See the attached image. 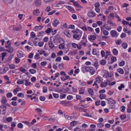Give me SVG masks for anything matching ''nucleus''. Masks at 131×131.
Returning a JSON list of instances; mask_svg holds the SVG:
<instances>
[{"label": "nucleus", "instance_id": "1", "mask_svg": "<svg viewBox=\"0 0 131 131\" xmlns=\"http://www.w3.org/2000/svg\"><path fill=\"white\" fill-rule=\"evenodd\" d=\"M53 43H54L56 45L57 44L58 42L60 43L61 41L63 40V39L61 38L60 36L57 34L55 36H53Z\"/></svg>", "mask_w": 131, "mask_h": 131}, {"label": "nucleus", "instance_id": "2", "mask_svg": "<svg viewBox=\"0 0 131 131\" xmlns=\"http://www.w3.org/2000/svg\"><path fill=\"white\" fill-rule=\"evenodd\" d=\"M7 107L6 106L2 105L0 106V113L2 115L5 114L6 113Z\"/></svg>", "mask_w": 131, "mask_h": 131}, {"label": "nucleus", "instance_id": "3", "mask_svg": "<svg viewBox=\"0 0 131 131\" xmlns=\"http://www.w3.org/2000/svg\"><path fill=\"white\" fill-rule=\"evenodd\" d=\"M82 34V32H80L73 36V38L76 40H79L81 37Z\"/></svg>", "mask_w": 131, "mask_h": 131}, {"label": "nucleus", "instance_id": "4", "mask_svg": "<svg viewBox=\"0 0 131 131\" xmlns=\"http://www.w3.org/2000/svg\"><path fill=\"white\" fill-rule=\"evenodd\" d=\"M110 33L111 36L113 37L117 38L119 35V34L114 30L111 31Z\"/></svg>", "mask_w": 131, "mask_h": 131}, {"label": "nucleus", "instance_id": "5", "mask_svg": "<svg viewBox=\"0 0 131 131\" xmlns=\"http://www.w3.org/2000/svg\"><path fill=\"white\" fill-rule=\"evenodd\" d=\"M106 99L108 101V104L111 103L113 104H114L116 103V102L113 100L112 97L108 99Z\"/></svg>", "mask_w": 131, "mask_h": 131}, {"label": "nucleus", "instance_id": "6", "mask_svg": "<svg viewBox=\"0 0 131 131\" xmlns=\"http://www.w3.org/2000/svg\"><path fill=\"white\" fill-rule=\"evenodd\" d=\"M88 16L90 17H93L95 16V13L93 12L92 10L90 11L88 13Z\"/></svg>", "mask_w": 131, "mask_h": 131}, {"label": "nucleus", "instance_id": "7", "mask_svg": "<svg viewBox=\"0 0 131 131\" xmlns=\"http://www.w3.org/2000/svg\"><path fill=\"white\" fill-rule=\"evenodd\" d=\"M17 55L18 58H21V57H23V54L22 52L20 51H18L17 53Z\"/></svg>", "mask_w": 131, "mask_h": 131}, {"label": "nucleus", "instance_id": "8", "mask_svg": "<svg viewBox=\"0 0 131 131\" xmlns=\"http://www.w3.org/2000/svg\"><path fill=\"white\" fill-rule=\"evenodd\" d=\"M60 22L59 20L57 19H54L53 23V25L54 27H56L57 25L59 24Z\"/></svg>", "mask_w": 131, "mask_h": 131}, {"label": "nucleus", "instance_id": "9", "mask_svg": "<svg viewBox=\"0 0 131 131\" xmlns=\"http://www.w3.org/2000/svg\"><path fill=\"white\" fill-rule=\"evenodd\" d=\"M92 53L94 55L98 56L99 54V52L98 50H96V49H93Z\"/></svg>", "mask_w": 131, "mask_h": 131}, {"label": "nucleus", "instance_id": "10", "mask_svg": "<svg viewBox=\"0 0 131 131\" xmlns=\"http://www.w3.org/2000/svg\"><path fill=\"white\" fill-rule=\"evenodd\" d=\"M43 28V26L39 25V26H35V27L34 28L35 31H38L42 29Z\"/></svg>", "mask_w": 131, "mask_h": 131}, {"label": "nucleus", "instance_id": "11", "mask_svg": "<svg viewBox=\"0 0 131 131\" xmlns=\"http://www.w3.org/2000/svg\"><path fill=\"white\" fill-rule=\"evenodd\" d=\"M41 0H35V3L37 6H39L41 4Z\"/></svg>", "mask_w": 131, "mask_h": 131}, {"label": "nucleus", "instance_id": "12", "mask_svg": "<svg viewBox=\"0 0 131 131\" xmlns=\"http://www.w3.org/2000/svg\"><path fill=\"white\" fill-rule=\"evenodd\" d=\"M50 41L49 42L48 44L49 47L51 48H52L54 47V45L52 41H51V39H50Z\"/></svg>", "mask_w": 131, "mask_h": 131}, {"label": "nucleus", "instance_id": "13", "mask_svg": "<svg viewBox=\"0 0 131 131\" xmlns=\"http://www.w3.org/2000/svg\"><path fill=\"white\" fill-rule=\"evenodd\" d=\"M9 48L6 50V51L10 53H12L13 51V49L12 47L10 46L9 47Z\"/></svg>", "mask_w": 131, "mask_h": 131}, {"label": "nucleus", "instance_id": "14", "mask_svg": "<svg viewBox=\"0 0 131 131\" xmlns=\"http://www.w3.org/2000/svg\"><path fill=\"white\" fill-rule=\"evenodd\" d=\"M101 31H103V34L105 36H107L109 34V33L108 31L105 30L104 29H102V28H101Z\"/></svg>", "mask_w": 131, "mask_h": 131}, {"label": "nucleus", "instance_id": "15", "mask_svg": "<svg viewBox=\"0 0 131 131\" xmlns=\"http://www.w3.org/2000/svg\"><path fill=\"white\" fill-rule=\"evenodd\" d=\"M93 67H85V70L86 72H88L90 71L91 69H93Z\"/></svg>", "mask_w": 131, "mask_h": 131}, {"label": "nucleus", "instance_id": "16", "mask_svg": "<svg viewBox=\"0 0 131 131\" xmlns=\"http://www.w3.org/2000/svg\"><path fill=\"white\" fill-rule=\"evenodd\" d=\"M117 71L119 73L121 74H123L124 73V71L121 68H120L117 69Z\"/></svg>", "mask_w": 131, "mask_h": 131}, {"label": "nucleus", "instance_id": "17", "mask_svg": "<svg viewBox=\"0 0 131 131\" xmlns=\"http://www.w3.org/2000/svg\"><path fill=\"white\" fill-rule=\"evenodd\" d=\"M88 92L89 94L90 95H91L92 96L94 95V92L92 89L91 88L89 89Z\"/></svg>", "mask_w": 131, "mask_h": 131}, {"label": "nucleus", "instance_id": "18", "mask_svg": "<svg viewBox=\"0 0 131 131\" xmlns=\"http://www.w3.org/2000/svg\"><path fill=\"white\" fill-rule=\"evenodd\" d=\"M39 13V11L38 9L35 10L34 11L33 14L34 15L37 16Z\"/></svg>", "mask_w": 131, "mask_h": 131}, {"label": "nucleus", "instance_id": "19", "mask_svg": "<svg viewBox=\"0 0 131 131\" xmlns=\"http://www.w3.org/2000/svg\"><path fill=\"white\" fill-rule=\"evenodd\" d=\"M100 63L101 65H104L106 63V61L105 60L102 59L100 62Z\"/></svg>", "mask_w": 131, "mask_h": 131}, {"label": "nucleus", "instance_id": "20", "mask_svg": "<svg viewBox=\"0 0 131 131\" xmlns=\"http://www.w3.org/2000/svg\"><path fill=\"white\" fill-rule=\"evenodd\" d=\"M24 81H25V79H24L23 80H22L20 79H19L17 80V84H22L24 83Z\"/></svg>", "mask_w": 131, "mask_h": 131}, {"label": "nucleus", "instance_id": "21", "mask_svg": "<svg viewBox=\"0 0 131 131\" xmlns=\"http://www.w3.org/2000/svg\"><path fill=\"white\" fill-rule=\"evenodd\" d=\"M8 67L4 68L3 69V71L2 72H0V73L2 74L5 73L8 70Z\"/></svg>", "mask_w": 131, "mask_h": 131}, {"label": "nucleus", "instance_id": "22", "mask_svg": "<svg viewBox=\"0 0 131 131\" xmlns=\"http://www.w3.org/2000/svg\"><path fill=\"white\" fill-rule=\"evenodd\" d=\"M1 101L2 103L3 104V105L5 103L7 102L6 99V97H3Z\"/></svg>", "mask_w": 131, "mask_h": 131}, {"label": "nucleus", "instance_id": "23", "mask_svg": "<svg viewBox=\"0 0 131 131\" xmlns=\"http://www.w3.org/2000/svg\"><path fill=\"white\" fill-rule=\"evenodd\" d=\"M64 34L66 36L69 38L71 37V34L68 32L65 31L64 32Z\"/></svg>", "mask_w": 131, "mask_h": 131}, {"label": "nucleus", "instance_id": "24", "mask_svg": "<svg viewBox=\"0 0 131 131\" xmlns=\"http://www.w3.org/2000/svg\"><path fill=\"white\" fill-rule=\"evenodd\" d=\"M29 80L28 79L26 80L25 79V81L26 82L25 84V85L26 86H28V85H30L31 82H29Z\"/></svg>", "mask_w": 131, "mask_h": 131}, {"label": "nucleus", "instance_id": "25", "mask_svg": "<svg viewBox=\"0 0 131 131\" xmlns=\"http://www.w3.org/2000/svg\"><path fill=\"white\" fill-rule=\"evenodd\" d=\"M129 74V72L128 71L126 72H125L124 77H123L124 79H127L128 78V75Z\"/></svg>", "mask_w": 131, "mask_h": 131}, {"label": "nucleus", "instance_id": "26", "mask_svg": "<svg viewBox=\"0 0 131 131\" xmlns=\"http://www.w3.org/2000/svg\"><path fill=\"white\" fill-rule=\"evenodd\" d=\"M4 2L6 3L10 4L14 0H3Z\"/></svg>", "mask_w": 131, "mask_h": 131}, {"label": "nucleus", "instance_id": "27", "mask_svg": "<svg viewBox=\"0 0 131 131\" xmlns=\"http://www.w3.org/2000/svg\"><path fill=\"white\" fill-rule=\"evenodd\" d=\"M113 52L115 55H117L118 54V51L115 48L113 49Z\"/></svg>", "mask_w": 131, "mask_h": 131}, {"label": "nucleus", "instance_id": "28", "mask_svg": "<svg viewBox=\"0 0 131 131\" xmlns=\"http://www.w3.org/2000/svg\"><path fill=\"white\" fill-rule=\"evenodd\" d=\"M73 4L74 6L80 8L81 6L76 2H74Z\"/></svg>", "mask_w": 131, "mask_h": 131}, {"label": "nucleus", "instance_id": "29", "mask_svg": "<svg viewBox=\"0 0 131 131\" xmlns=\"http://www.w3.org/2000/svg\"><path fill=\"white\" fill-rule=\"evenodd\" d=\"M54 0H44L45 3L48 4L51 3L53 2Z\"/></svg>", "mask_w": 131, "mask_h": 131}, {"label": "nucleus", "instance_id": "30", "mask_svg": "<svg viewBox=\"0 0 131 131\" xmlns=\"http://www.w3.org/2000/svg\"><path fill=\"white\" fill-rule=\"evenodd\" d=\"M126 117V115L125 114L121 115L120 116V118L121 119L124 120Z\"/></svg>", "mask_w": 131, "mask_h": 131}, {"label": "nucleus", "instance_id": "31", "mask_svg": "<svg viewBox=\"0 0 131 131\" xmlns=\"http://www.w3.org/2000/svg\"><path fill=\"white\" fill-rule=\"evenodd\" d=\"M122 47L124 49H126L127 47V43L124 42L122 45Z\"/></svg>", "mask_w": 131, "mask_h": 131}, {"label": "nucleus", "instance_id": "32", "mask_svg": "<svg viewBox=\"0 0 131 131\" xmlns=\"http://www.w3.org/2000/svg\"><path fill=\"white\" fill-rule=\"evenodd\" d=\"M125 64V62L124 61L122 60V62H120L119 63V65L120 66H123Z\"/></svg>", "mask_w": 131, "mask_h": 131}, {"label": "nucleus", "instance_id": "33", "mask_svg": "<svg viewBox=\"0 0 131 131\" xmlns=\"http://www.w3.org/2000/svg\"><path fill=\"white\" fill-rule=\"evenodd\" d=\"M29 71L32 74H34L36 72V70L34 69H30L29 70Z\"/></svg>", "mask_w": 131, "mask_h": 131}, {"label": "nucleus", "instance_id": "34", "mask_svg": "<svg viewBox=\"0 0 131 131\" xmlns=\"http://www.w3.org/2000/svg\"><path fill=\"white\" fill-rule=\"evenodd\" d=\"M78 122L77 121H73L70 123V125L71 126H74Z\"/></svg>", "mask_w": 131, "mask_h": 131}, {"label": "nucleus", "instance_id": "35", "mask_svg": "<svg viewBox=\"0 0 131 131\" xmlns=\"http://www.w3.org/2000/svg\"><path fill=\"white\" fill-rule=\"evenodd\" d=\"M17 96L19 97H24V95L23 93L21 92L18 94Z\"/></svg>", "mask_w": 131, "mask_h": 131}, {"label": "nucleus", "instance_id": "36", "mask_svg": "<svg viewBox=\"0 0 131 131\" xmlns=\"http://www.w3.org/2000/svg\"><path fill=\"white\" fill-rule=\"evenodd\" d=\"M122 23L125 25H129V22H128L125 20H123L122 21Z\"/></svg>", "mask_w": 131, "mask_h": 131}, {"label": "nucleus", "instance_id": "37", "mask_svg": "<svg viewBox=\"0 0 131 131\" xmlns=\"http://www.w3.org/2000/svg\"><path fill=\"white\" fill-rule=\"evenodd\" d=\"M105 95L103 94H101L100 95L99 97L101 99H104L105 97Z\"/></svg>", "mask_w": 131, "mask_h": 131}, {"label": "nucleus", "instance_id": "38", "mask_svg": "<svg viewBox=\"0 0 131 131\" xmlns=\"http://www.w3.org/2000/svg\"><path fill=\"white\" fill-rule=\"evenodd\" d=\"M96 38V37L95 36L93 35H91L90 36L89 39L90 40H94Z\"/></svg>", "mask_w": 131, "mask_h": 131}, {"label": "nucleus", "instance_id": "39", "mask_svg": "<svg viewBox=\"0 0 131 131\" xmlns=\"http://www.w3.org/2000/svg\"><path fill=\"white\" fill-rule=\"evenodd\" d=\"M120 109L121 111L122 112H124L125 110V107L124 106H123L121 107Z\"/></svg>", "mask_w": 131, "mask_h": 131}, {"label": "nucleus", "instance_id": "40", "mask_svg": "<svg viewBox=\"0 0 131 131\" xmlns=\"http://www.w3.org/2000/svg\"><path fill=\"white\" fill-rule=\"evenodd\" d=\"M47 64V62L46 61H43L40 63L41 65L43 66H45Z\"/></svg>", "mask_w": 131, "mask_h": 131}, {"label": "nucleus", "instance_id": "41", "mask_svg": "<svg viewBox=\"0 0 131 131\" xmlns=\"http://www.w3.org/2000/svg\"><path fill=\"white\" fill-rule=\"evenodd\" d=\"M51 29L50 28H49L46 30V32L47 34H49L51 32Z\"/></svg>", "mask_w": 131, "mask_h": 131}, {"label": "nucleus", "instance_id": "42", "mask_svg": "<svg viewBox=\"0 0 131 131\" xmlns=\"http://www.w3.org/2000/svg\"><path fill=\"white\" fill-rule=\"evenodd\" d=\"M94 6L95 8H99L100 6V4L99 2H97L95 3Z\"/></svg>", "mask_w": 131, "mask_h": 131}, {"label": "nucleus", "instance_id": "43", "mask_svg": "<svg viewBox=\"0 0 131 131\" xmlns=\"http://www.w3.org/2000/svg\"><path fill=\"white\" fill-rule=\"evenodd\" d=\"M63 44H60L59 46V48L60 49H63L64 48V45H63Z\"/></svg>", "mask_w": 131, "mask_h": 131}, {"label": "nucleus", "instance_id": "44", "mask_svg": "<svg viewBox=\"0 0 131 131\" xmlns=\"http://www.w3.org/2000/svg\"><path fill=\"white\" fill-rule=\"evenodd\" d=\"M111 60L112 62H114L117 60V59L116 57H113L111 58Z\"/></svg>", "mask_w": 131, "mask_h": 131}, {"label": "nucleus", "instance_id": "45", "mask_svg": "<svg viewBox=\"0 0 131 131\" xmlns=\"http://www.w3.org/2000/svg\"><path fill=\"white\" fill-rule=\"evenodd\" d=\"M43 92L44 93H46L47 92V87L46 86L43 87Z\"/></svg>", "mask_w": 131, "mask_h": 131}, {"label": "nucleus", "instance_id": "46", "mask_svg": "<svg viewBox=\"0 0 131 131\" xmlns=\"http://www.w3.org/2000/svg\"><path fill=\"white\" fill-rule=\"evenodd\" d=\"M15 62L16 63H18L20 61V59L17 57L15 58Z\"/></svg>", "mask_w": 131, "mask_h": 131}, {"label": "nucleus", "instance_id": "47", "mask_svg": "<svg viewBox=\"0 0 131 131\" xmlns=\"http://www.w3.org/2000/svg\"><path fill=\"white\" fill-rule=\"evenodd\" d=\"M51 9V7L50 6H48L47 7L45 10V11L47 12H49L50 10Z\"/></svg>", "mask_w": 131, "mask_h": 131}, {"label": "nucleus", "instance_id": "48", "mask_svg": "<svg viewBox=\"0 0 131 131\" xmlns=\"http://www.w3.org/2000/svg\"><path fill=\"white\" fill-rule=\"evenodd\" d=\"M6 96L8 97H10L12 96V94L11 93H8L6 94Z\"/></svg>", "mask_w": 131, "mask_h": 131}, {"label": "nucleus", "instance_id": "49", "mask_svg": "<svg viewBox=\"0 0 131 131\" xmlns=\"http://www.w3.org/2000/svg\"><path fill=\"white\" fill-rule=\"evenodd\" d=\"M91 70H91L90 71H89V72H90L91 75H93L94 73L95 72V71L93 69H93H91Z\"/></svg>", "mask_w": 131, "mask_h": 131}, {"label": "nucleus", "instance_id": "50", "mask_svg": "<svg viewBox=\"0 0 131 131\" xmlns=\"http://www.w3.org/2000/svg\"><path fill=\"white\" fill-rule=\"evenodd\" d=\"M100 86L101 87H106V84L105 83V82H102Z\"/></svg>", "mask_w": 131, "mask_h": 131}, {"label": "nucleus", "instance_id": "51", "mask_svg": "<svg viewBox=\"0 0 131 131\" xmlns=\"http://www.w3.org/2000/svg\"><path fill=\"white\" fill-rule=\"evenodd\" d=\"M106 73L108 77H111L112 76L113 74L112 73L111 74V73H109L108 72H106Z\"/></svg>", "mask_w": 131, "mask_h": 131}, {"label": "nucleus", "instance_id": "52", "mask_svg": "<svg viewBox=\"0 0 131 131\" xmlns=\"http://www.w3.org/2000/svg\"><path fill=\"white\" fill-rule=\"evenodd\" d=\"M19 70L20 71L23 73H24L26 71V70L22 68H20L19 69Z\"/></svg>", "mask_w": 131, "mask_h": 131}, {"label": "nucleus", "instance_id": "53", "mask_svg": "<svg viewBox=\"0 0 131 131\" xmlns=\"http://www.w3.org/2000/svg\"><path fill=\"white\" fill-rule=\"evenodd\" d=\"M45 98L43 96H41L40 97V99L41 101H44L45 100Z\"/></svg>", "mask_w": 131, "mask_h": 131}, {"label": "nucleus", "instance_id": "54", "mask_svg": "<svg viewBox=\"0 0 131 131\" xmlns=\"http://www.w3.org/2000/svg\"><path fill=\"white\" fill-rule=\"evenodd\" d=\"M17 126L18 128H21L23 127V125L21 123H19L17 125Z\"/></svg>", "mask_w": 131, "mask_h": 131}, {"label": "nucleus", "instance_id": "55", "mask_svg": "<svg viewBox=\"0 0 131 131\" xmlns=\"http://www.w3.org/2000/svg\"><path fill=\"white\" fill-rule=\"evenodd\" d=\"M96 81L98 83H100L101 82V80L100 78L99 77L96 78Z\"/></svg>", "mask_w": 131, "mask_h": 131}, {"label": "nucleus", "instance_id": "56", "mask_svg": "<svg viewBox=\"0 0 131 131\" xmlns=\"http://www.w3.org/2000/svg\"><path fill=\"white\" fill-rule=\"evenodd\" d=\"M12 120V118L11 117H9L6 118V120L8 122H11Z\"/></svg>", "mask_w": 131, "mask_h": 131}, {"label": "nucleus", "instance_id": "57", "mask_svg": "<svg viewBox=\"0 0 131 131\" xmlns=\"http://www.w3.org/2000/svg\"><path fill=\"white\" fill-rule=\"evenodd\" d=\"M43 42L42 41H41L38 43V45L39 46L41 47L43 45Z\"/></svg>", "mask_w": 131, "mask_h": 131}, {"label": "nucleus", "instance_id": "58", "mask_svg": "<svg viewBox=\"0 0 131 131\" xmlns=\"http://www.w3.org/2000/svg\"><path fill=\"white\" fill-rule=\"evenodd\" d=\"M30 36L32 38H34L36 37V35L34 32H31Z\"/></svg>", "mask_w": 131, "mask_h": 131}, {"label": "nucleus", "instance_id": "59", "mask_svg": "<svg viewBox=\"0 0 131 131\" xmlns=\"http://www.w3.org/2000/svg\"><path fill=\"white\" fill-rule=\"evenodd\" d=\"M63 59L64 60H69L70 59V58L68 56H65L63 57Z\"/></svg>", "mask_w": 131, "mask_h": 131}, {"label": "nucleus", "instance_id": "60", "mask_svg": "<svg viewBox=\"0 0 131 131\" xmlns=\"http://www.w3.org/2000/svg\"><path fill=\"white\" fill-rule=\"evenodd\" d=\"M124 86L123 84H121L120 86L118 87V89L120 90H122V88H124Z\"/></svg>", "mask_w": 131, "mask_h": 131}, {"label": "nucleus", "instance_id": "61", "mask_svg": "<svg viewBox=\"0 0 131 131\" xmlns=\"http://www.w3.org/2000/svg\"><path fill=\"white\" fill-rule=\"evenodd\" d=\"M126 36V34L124 33H122L121 35V37L122 38H125Z\"/></svg>", "mask_w": 131, "mask_h": 131}, {"label": "nucleus", "instance_id": "62", "mask_svg": "<svg viewBox=\"0 0 131 131\" xmlns=\"http://www.w3.org/2000/svg\"><path fill=\"white\" fill-rule=\"evenodd\" d=\"M104 126V124L103 123H100L97 125V126L100 128L101 127H103Z\"/></svg>", "mask_w": 131, "mask_h": 131}, {"label": "nucleus", "instance_id": "63", "mask_svg": "<svg viewBox=\"0 0 131 131\" xmlns=\"http://www.w3.org/2000/svg\"><path fill=\"white\" fill-rule=\"evenodd\" d=\"M40 57L39 54L38 53H37L35 55L34 58L35 59H38Z\"/></svg>", "mask_w": 131, "mask_h": 131}, {"label": "nucleus", "instance_id": "64", "mask_svg": "<svg viewBox=\"0 0 131 131\" xmlns=\"http://www.w3.org/2000/svg\"><path fill=\"white\" fill-rule=\"evenodd\" d=\"M80 84L82 86H85L86 84V83L85 82L83 81L80 82Z\"/></svg>", "mask_w": 131, "mask_h": 131}]
</instances>
